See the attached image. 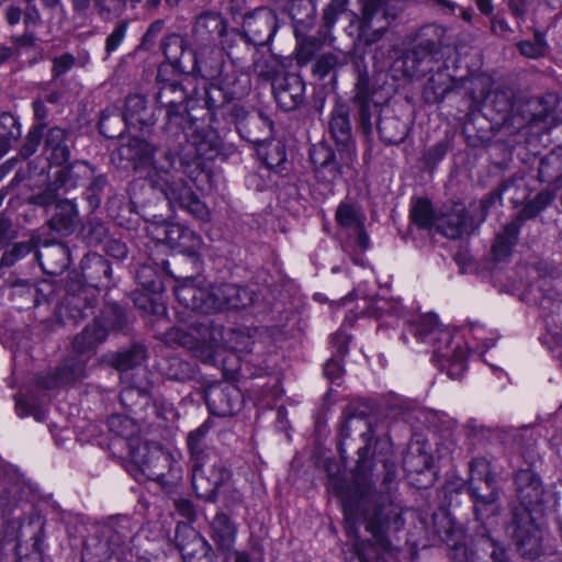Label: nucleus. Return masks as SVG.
I'll return each instance as SVG.
<instances>
[{"label":"nucleus","instance_id":"obj_33","mask_svg":"<svg viewBox=\"0 0 562 562\" xmlns=\"http://www.w3.org/2000/svg\"><path fill=\"white\" fill-rule=\"evenodd\" d=\"M211 537L218 550L228 554L233 552L237 528L224 513H217L211 522Z\"/></svg>","mask_w":562,"mask_h":562},{"label":"nucleus","instance_id":"obj_10","mask_svg":"<svg viewBox=\"0 0 562 562\" xmlns=\"http://www.w3.org/2000/svg\"><path fill=\"white\" fill-rule=\"evenodd\" d=\"M507 533L513 538L521 555L535 559L542 550V531L526 507H515Z\"/></svg>","mask_w":562,"mask_h":562},{"label":"nucleus","instance_id":"obj_38","mask_svg":"<svg viewBox=\"0 0 562 562\" xmlns=\"http://www.w3.org/2000/svg\"><path fill=\"white\" fill-rule=\"evenodd\" d=\"M505 549L490 532L477 535L472 551V562H506Z\"/></svg>","mask_w":562,"mask_h":562},{"label":"nucleus","instance_id":"obj_28","mask_svg":"<svg viewBox=\"0 0 562 562\" xmlns=\"http://www.w3.org/2000/svg\"><path fill=\"white\" fill-rule=\"evenodd\" d=\"M106 337L108 330L104 325L99 319H94L80 334L75 336L72 351L80 357L90 358L95 353L98 347L105 341Z\"/></svg>","mask_w":562,"mask_h":562},{"label":"nucleus","instance_id":"obj_23","mask_svg":"<svg viewBox=\"0 0 562 562\" xmlns=\"http://www.w3.org/2000/svg\"><path fill=\"white\" fill-rule=\"evenodd\" d=\"M519 507L539 506L544 503L546 491L540 476L530 469H520L514 477Z\"/></svg>","mask_w":562,"mask_h":562},{"label":"nucleus","instance_id":"obj_25","mask_svg":"<svg viewBox=\"0 0 562 562\" xmlns=\"http://www.w3.org/2000/svg\"><path fill=\"white\" fill-rule=\"evenodd\" d=\"M335 220L340 228L356 235V241L360 248H368L369 237L364 232V217L357 205L350 202H341L337 206Z\"/></svg>","mask_w":562,"mask_h":562},{"label":"nucleus","instance_id":"obj_54","mask_svg":"<svg viewBox=\"0 0 562 562\" xmlns=\"http://www.w3.org/2000/svg\"><path fill=\"white\" fill-rule=\"evenodd\" d=\"M436 217L431 204L426 199H417L411 210L412 222L423 229L435 227Z\"/></svg>","mask_w":562,"mask_h":562},{"label":"nucleus","instance_id":"obj_51","mask_svg":"<svg viewBox=\"0 0 562 562\" xmlns=\"http://www.w3.org/2000/svg\"><path fill=\"white\" fill-rule=\"evenodd\" d=\"M496 483V475L492 471L491 462L485 458H474L469 463L468 487Z\"/></svg>","mask_w":562,"mask_h":562},{"label":"nucleus","instance_id":"obj_16","mask_svg":"<svg viewBox=\"0 0 562 562\" xmlns=\"http://www.w3.org/2000/svg\"><path fill=\"white\" fill-rule=\"evenodd\" d=\"M189 70L186 75H196L204 79L221 76L224 69V53L215 44L200 45L196 52L188 53Z\"/></svg>","mask_w":562,"mask_h":562},{"label":"nucleus","instance_id":"obj_6","mask_svg":"<svg viewBox=\"0 0 562 562\" xmlns=\"http://www.w3.org/2000/svg\"><path fill=\"white\" fill-rule=\"evenodd\" d=\"M166 342L178 345L190 351L203 362L214 360L217 346L223 341V326L204 318L190 327L176 326L165 334Z\"/></svg>","mask_w":562,"mask_h":562},{"label":"nucleus","instance_id":"obj_9","mask_svg":"<svg viewBox=\"0 0 562 562\" xmlns=\"http://www.w3.org/2000/svg\"><path fill=\"white\" fill-rule=\"evenodd\" d=\"M145 112L146 99L139 94L128 95L122 114L116 109H106L102 112L99 122L100 133L108 138H115L130 126H142L146 123Z\"/></svg>","mask_w":562,"mask_h":562},{"label":"nucleus","instance_id":"obj_11","mask_svg":"<svg viewBox=\"0 0 562 562\" xmlns=\"http://www.w3.org/2000/svg\"><path fill=\"white\" fill-rule=\"evenodd\" d=\"M231 479V471L216 457L192 464V487L195 495L204 501L215 502L218 492Z\"/></svg>","mask_w":562,"mask_h":562},{"label":"nucleus","instance_id":"obj_62","mask_svg":"<svg viewBox=\"0 0 562 562\" xmlns=\"http://www.w3.org/2000/svg\"><path fill=\"white\" fill-rule=\"evenodd\" d=\"M552 201V195L548 191L539 192L535 199L528 201L525 206L521 209L519 215L516 218H520V224L522 221L535 217L539 212H541L547 205Z\"/></svg>","mask_w":562,"mask_h":562},{"label":"nucleus","instance_id":"obj_17","mask_svg":"<svg viewBox=\"0 0 562 562\" xmlns=\"http://www.w3.org/2000/svg\"><path fill=\"white\" fill-rule=\"evenodd\" d=\"M161 72L160 68L157 76L159 88L156 94L159 108L166 110L190 104L196 95L195 87L191 85L190 79L164 80Z\"/></svg>","mask_w":562,"mask_h":562},{"label":"nucleus","instance_id":"obj_48","mask_svg":"<svg viewBox=\"0 0 562 562\" xmlns=\"http://www.w3.org/2000/svg\"><path fill=\"white\" fill-rule=\"evenodd\" d=\"M21 136V125L11 113L0 114V159Z\"/></svg>","mask_w":562,"mask_h":562},{"label":"nucleus","instance_id":"obj_45","mask_svg":"<svg viewBox=\"0 0 562 562\" xmlns=\"http://www.w3.org/2000/svg\"><path fill=\"white\" fill-rule=\"evenodd\" d=\"M378 132L381 139L389 145H397L408 135L407 125L395 116H384L378 122Z\"/></svg>","mask_w":562,"mask_h":562},{"label":"nucleus","instance_id":"obj_50","mask_svg":"<svg viewBox=\"0 0 562 562\" xmlns=\"http://www.w3.org/2000/svg\"><path fill=\"white\" fill-rule=\"evenodd\" d=\"M147 358L146 348L143 345L135 344L128 349L119 352L112 360L115 369L122 372H127L138 368Z\"/></svg>","mask_w":562,"mask_h":562},{"label":"nucleus","instance_id":"obj_46","mask_svg":"<svg viewBox=\"0 0 562 562\" xmlns=\"http://www.w3.org/2000/svg\"><path fill=\"white\" fill-rule=\"evenodd\" d=\"M329 133L333 138L341 145H346L350 139L351 125L349 121V112L345 104H338L331 111Z\"/></svg>","mask_w":562,"mask_h":562},{"label":"nucleus","instance_id":"obj_56","mask_svg":"<svg viewBox=\"0 0 562 562\" xmlns=\"http://www.w3.org/2000/svg\"><path fill=\"white\" fill-rule=\"evenodd\" d=\"M59 190L61 189L55 186V180L53 179L44 190L31 195L29 203L45 209L46 215H49L50 207L54 209L55 203L59 201Z\"/></svg>","mask_w":562,"mask_h":562},{"label":"nucleus","instance_id":"obj_20","mask_svg":"<svg viewBox=\"0 0 562 562\" xmlns=\"http://www.w3.org/2000/svg\"><path fill=\"white\" fill-rule=\"evenodd\" d=\"M138 373L143 374V379L125 386L120 393V401L133 416L142 419L151 403V382L147 378L146 369L138 370Z\"/></svg>","mask_w":562,"mask_h":562},{"label":"nucleus","instance_id":"obj_53","mask_svg":"<svg viewBox=\"0 0 562 562\" xmlns=\"http://www.w3.org/2000/svg\"><path fill=\"white\" fill-rule=\"evenodd\" d=\"M254 340L252 337L239 329L223 328V341L217 346L218 348H231L239 353H248L252 350Z\"/></svg>","mask_w":562,"mask_h":562},{"label":"nucleus","instance_id":"obj_36","mask_svg":"<svg viewBox=\"0 0 562 562\" xmlns=\"http://www.w3.org/2000/svg\"><path fill=\"white\" fill-rule=\"evenodd\" d=\"M156 369L165 379L179 382L193 379L196 372L194 363L173 356L159 359L156 363Z\"/></svg>","mask_w":562,"mask_h":562},{"label":"nucleus","instance_id":"obj_8","mask_svg":"<svg viewBox=\"0 0 562 562\" xmlns=\"http://www.w3.org/2000/svg\"><path fill=\"white\" fill-rule=\"evenodd\" d=\"M396 18L390 3L382 0H361L358 40L366 46L380 42Z\"/></svg>","mask_w":562,"mask_h":562},{"label":"nucleus","instance_id":"obj_63","mask_svg":"<svg viewBox=\"0 0 562 562\" xmlns=\"http://www.w3.org/2000/svg\"><path fill=\"white\" fill-rule=\"evenodd\" d=\"M314 13L315 8L311 0H294L290 4V14L292 19L299 24H311Z\"/></svg>","mask_w":562,"mask_h":562},{"label":"nucleus","instance_id":"obj_30","mask_svg":"<svg viewBox=\"0 0 562 562\" xmlns=\"http://www.w3.org/2000/svg\"><path fill=\"white\" fill-rule=\"evenodd\" d=\"M435 228L447 238L461 237L469 229V216L462 205H456L451 211L436 217Z\"/></svg>","mask_w":562,"mask_h":562},{"label":"nucleus","instance_id":"obj_18","mask_svg":"<svg viewBox=\"0 0 562 562\" xmlns=\"http://www.w3.org/2000/svg\"><path fill=\"white\" fill-rule=\"evenodd\" d=\"M272 93L280 109L293 111L305 100V83L300 75L283 72L273 79Z\"/></svg>","mask_w":562,"mask_h":562},{"label":"nucleus","instance_id":"obj_64","mask_svg":"<svg viewBox=\"0 0 562 562\" xmlns=\"http://www.w3.org/2000/svg\"><path fill=\"white\" fill-rule=\"evenodd\" d=\"M417 453L408 451L403 458V465L409 472H423L430 468L431 458L428 453L423 452L422 448H417Z\"/></svg>","mask_w":562,"mask_h":562},{"label":"nucleus","instance_id":"obj_24","mask_svg":"<svg viewBox=\"0 0 562 562\" xmlns=\"http://www.w3.org/2000/svg\"><path fill=\"white\" fill-rule=\"evenodd\" d=\"M226 22L221 13L206 11L198 15L193 35L199 45H213L226 33Z\"/></svg>","mask_w":562,"mask_h":562},{"label":"nucleus","instance_id":"obj_15","mask_svg":"<svg viewBox=\"0 0 562 562\" xmlns=\"http://www.w3.org/2000/svg\"><path fill=\"white\" fill-rule=\"evenodd\" d=\"M127 535L113 528H105L102 538L95 543L88 542L81 554V562H106L112 557L121 558L124 554Z\"/></svg>","mask_w":562,"mask_h":562},{"label":"nucleus","instance_id":"obj_31","mask_svg":"<svg viewBox=\"0 0 562 562\" xmlns=\"http://www.w3.org/2000/svg\"><path fill=\"white\" fill-rule=\"evenodd\" d=\"M224 121L234 123L238 134L246 140H255L252 134L248 131V125L270 126V121L261 114L249 115L246 109L232 101L226 108V117Z\"/></svg>","mask_w":562,"mask_h":562},{"label":"nucleus","instance_id":"obj_37","mask_svg":"<svg viewBox=\"0 0 562 562\" xmlns=\"http://www.w3.org/2000/svg\"><path fill=\"white\" fill-rule=\"evenodd\" d=\"M161 49L168 63L179 72L184 74L189 70L188 53L186 40L179 34L166 36L161 43Z\"/></svg>","mask_w":562,"mask_h":562},{"label":"nucleus","instance_id":"obj_26","mask_svg":"<svg viewBox=\"0 0 562 562\" xmlns=\"http://www.w3.org/2000/svg\"><path fill=\"white\" fill-rule=\"evenodd\" d=\"M78 210L75 202L61 199L55 203L53 213L49 212L46 225L60 236L71 235L78 225Z\"/></svg>","mask_w":562,"mask_h":562},{"label":"nucleus","instance_id":"obj_44","mask_svg":"<svg viewBox=\"0 0 562 562\" xmlns=\"http://www.w3.org/2000/svg\"><path fill=\"white\" fill-rule=\"evenodd\" d=\"M86 376V360L85 359H68L56 371V378L49 381L42 382V386L53 389L59 383H71L79 381Z\"/></svg>","mask_w":562,"mask_h":562},{"label":"nucleus","instance_id":"obj_55","mask_svg":"<svg viewBox=\"0 0 562 562\" xmlns=\"http://www.w3.org/2000/svg\"><path fill=\"white\" fill-rule=\"evenodd\" d=\"M188 531L192 537L193 544L199 547L202 551L200 555H195L194 553L190 552L182 542L178 540L177 546L182 552L183 557L189 555L188 562H215L214 554L207 542L200 535H198L195 530L191 529Z\"/></svg>","mask_w":562,"mask_h":562},{"label":"nucleus","instance_id":"obj_61","mask_svg":"<svg viewBox=\"0 0 562 562\" xmlns=\"http://www.w3.org/2000/svg\"><path fill=\"white\" fill-rule=\"evenodd\" d=\"M90 183L86 190V200L89 203L91 210H95L100 206L102 201V194L108 186V179L105 175H95L89 179Z\"/></svg>","mask_w":562,"mask_h":562},{"label":"nucleus","instance_id":"obj_12","mask_svg":"<svg viewBox=\"0 0 562 562\" xmlns=\"http://www.w3.org/2000/svg\"><path fill=\"white\" fill-rule=\"evenodd\" d=\"M231 479V471L216 457L192 464V487L195 495L204 501L215 502L218 492Z\"/></svg>","mask_w":562,"mask_h":562},{"label":"nucleus","instance_id":"obj_52","mask_svg":"<svg viewBox=\"0 0 562 562\" xmlns=\"http://www.w3.org/2000/svg\"><path fill=\"white\" fill-rule=\"evenodd\" d=\"M445 541L449 549V557L452 560L456 562H472V551H469L465 536L461 530L447 531Z\"/></svg>","mask_w":562,"mask_h":562},{"label":"nucleus","instance_id":"obj_42","mask_svg":"<svg viewBox=\"0 0 562 562\" xmlns=\"http://www.w3.org/2000/svg\"><path fill=\"white\" fill-rule=\"evenodd\" d=\"M136 419L137 418L135 416L114 414L106 420L109 430L115 436L125 439L130 450L131 445L137 446V443H142L137 438L139 426L137 425Z\"/></svg>","mask_w":562,"mask_h":562},{"label":"nucleus","instance_id":"obj_41","mask_svg":"<svg viewBox=\"0 0 562 562\" xmlns=\"http://www.w3.org/2000/svg\"><path fill=\"white\" fill-rule=\"evenodd\" d=\"M210 427L206 423L189 432L187 445L191 456V463H201L213 459L212 451L207 447V434Z\"/></svg>","mask_w":562,"mask_h":562},{"label":"nucleus","instance_id":"obj_29","mask_svg":"<svg viewBox=\"0 0 562 562\" xmlns=\"http://www.w3.org/2000/svg\"><path fill=\"white\" fill-rule=\"evenodd\" d=\"M94 168L87 161L76 160L63 166L54 173L55 186L64 192L75 189L81 182L93 177Z\"/></svg>","mask_w":562,"mask_h":562},{"label":"nucleus","instance_id":"obj_13","mask_svg":"<svg viewBox=\"0 0 562 562\" xmlns=\"http://www.w3.org/2000/svg\"><path fill=\"white\" fill-rule=\"evenodd\" d=\"M277 15L268 8H258L247 14L243 23V32L238 33L245 43L263 46L267 45L277 32Z\"/></svg>","mask_w":562,"mask_h":562},{"label":"nucleus","instance_id":"obj_34","mask_svg":"<svg viewBox=\"0 0 562 562\" xmlns=\"http://www.w3.org/2000/svg\"><path fill=\"white\" fill-rule=\"evenodd\" d=\"M557 105V97L548 93L541 97H531L522 105V114L529 124L547 123Z\"/></svg>","mask_w":562,"mask_h":562},{"label":"nucleus","instance_id":"obj_14","mask_svg":"<svg viewBox=\"0 0 562 562\" xmlns=\"http://www.w3.org/2000/svg\"><path fill=\"white\" fill-rule=\"evenodd\" d=\"M204 401L212 415L228 417L240 409L243 395L235 384L227 382L215 383L206 387Z\"/></svg>","mask_w":562,"mask_h":562},{"label":"nucleus","instance_id":"obj_27","mask_svg":"<svg viewBox=\"0 0 562 562\" xmlns=\"http://www.w3.org/2000/svg\"><path fill=\"white\" fill-rule=\"evenodd\" d=\"M81 273L85 282L93 289L108 288L111 283L112 268L106 259L98 254H88L81 260Z\"/></svg>","mask_w":562,"mask_h":562},{"label":"nucleus","instance_id":"obj_21","mask_svg":"<svg viewBox=\"0 0 562 562\" xmlns=\"http://www.w3.org/2000/svg\"><path fill=\"white\" fill-rule=\"evenodd\" d=\"M473 502L475 518L479 521L495 519L501 514L499 488L496 483H485L468 487Z\"/></svg>","mask_w":562,"mask_h":562},{"label":"nucleus","instance_id":"obj_2","mask_svg":"<svg viewBox=\"0 0 562 562\" xmlns=\"http://www.w3.org/2000/svg\"><path fill=\"white\" fill-rule=\"evenodd\" d=\"M367 435L361 434L364 442ZM357 453L353 487L350 494L344 496V512L347 520L361 516L366 530L373 539V542L355 544L359 562H381L383 553H392L396 549L392 537L404 526L402 507L391 494L373 493V462L368 443L360 447Z\"/></svg>","mask_w":562,"mask_h":562},{"label":"nucleus","instance_id":"obj_40","mask_svg":"<svg viewBox=\"0 0 562 562\" xmlns=\"http://www.w3.org/2000/svg\"><path fill=\"white\" fill-rule=\"evenodd\" d=\"M202 100L204 108L210 112L212 121H218L220 119L226 117V108L232 99L228 97L226 91L222 89V85L218 82H212L207 85L203 90Z\"/></svg>","mask_w":562,"mask_h":562},{"label":"nucleus","instance_id":"obj_58","mask_svg":"<svg viewBox=\"0 0 562 562\" xmlns=\"http://www.w3.org/2000/svg\"><path fill=\"white\" fill-rule=\"evenodd\" d=\"M45 124L38 123L36 125H33L26 136L23 145L20 148V156L24 159L31 157L34 155L38 146L41 145L42 140L45 138L44 134Z\"/></svg>","mask_w":562,"mask_h":562},{"label":"nucleus","instance_id":"obj_39","mask_svg":"<svg viewBox=\"0 0 562 562\" xmlns=\"http://www.w3.org/2000/svg\"><path fill=\"white\" fill-rule=\"evenodd\" d=\"M353 103L358 108V124L364 136H370L373 131L372 113H371V93L368 88V82L360 78L356 86V94Z\"/></svg>","mask_w":562,"mask_h":562},{"label":"nucleus","instance_id":"obj_32","mask_svg":"<svg viewBox=\"0 0 562 562\" xmlns=\"http://www.w3.org/2000/svg\"><path fill=\"white\" fill-rule=\"evenodd\" d=\"M36 259L45 273L56 276L68 266V248L61 243L45 244Z\"/></svg>","mask_w":562,"mask_h":562},{"label":"nucleus","instance_id":"obj_47","mask_svg":"<svg viewBox=\"0 0 562 562\" xmlns=\"http://www.w3.org/2000/svg\"><path fill=\"white\" fill-rule=\"evenodd\" d=\"M201 244V238L188 227L170 223L167 236V245L171 248H179L184 251H191Z\"/></svg>","mask_w":562,"mask_h":562},{"label":"nucleus","instance_id":"obj_49","mask_svg":"<svg viewBox=\"0 0 562 562\" xmlns=\"http://www.w3.org/2000/svg\"><path fill=\"white\" fill-rule=\"evenodd\" d=\"M311 162L314 166V171L321 177L324 170H327L331 179L338 173V166L335 161L334 151L326 145L319 144L313 146L310 153Z\"/></svg>","mask_w":562,"mask_h":562},{"label":"nucleus","instance_id":"obj_22","mask_svg":"<svg viewBox=\"0 0 562 562\" xmlns=\"http://www.w3.org/2000/svg\"><path fill=\"white\" fill-rule=\"evenodd\" d=\"M75 140L69 130L53 126L44 138V153L50 166L63 167L71 157Z\"/></svg>","mask_w":562,"mask_h":562},{"label":"nucleus","instance_id":"obj_19","mask_svg":"<svg viewBox=\"0 0 562 562\" xmlns=\"http://www.w3.org/2000/svg\"><path fill=\"white\" fill-rule=\"evenodd\" d=\"M95 299L87 288L77 293L68 292L58 310L60 321L65 325H78L82 319L94 314Z\"/></svg>","mask_w":562,"mask_h":562},{"label":"nucleus","instance_id":"obj_59","mask_svg":"<svg viewBox=\"0 0 562 562\" xmlns=\"http://www.w3.org/2000/svg\"><path fill=\"white\" fill-rule=\"evenodd\" d=\"M259 153L263 156L266 166L271 169L280 167L286 158L284 146L280 142H265V145L259 147Z\"/></svg>","mask_w":562,"mask_h":562},{"label":"nucleus","instance_id":"obj_3","mask_svg":"<svg viewBox=\"0 0 562 562\" xmlns=\"http://www.w3.org/2000/svg\"><path fill=\"white\" fill-rule=\"evenodd\" d=\"M175 279L183 280L175 294L178 302L186 308L202 314H211L229 308H244L254 301V292L237 284L224 283L201 288L190 277L176 274L167 270Z\"/></svg>","mask_w":562,"mask_h":562},{"label":"nucleus","instance_id":"obj_7","mask_svg":"<svg viewBox=\"0 0 562 562\" xmlns=\"http://www.w3.org/2000/svg\"><path fill=\"white\" fill-rule=\"evenodd\" d=\"M130 457L146 479L159 483L166 490L177 485L182 479L180 465L169 452L156 445H131Z\"/></svg>","mask_w":562,"mask_h":562},{"label":"nucleus","instance_id":"obj_4","mask_svg":"<svg viewBox=\"0 0 562 562\" xmlns=\"http://www.w3.org/2000/svg\"><path fill=\"white\" fill-rule=\"evenodd\" d=\"M409 47L396 60L404 77L418 79L430 72L442 57L446 46V29L430 23L420 26L405 37Z\"/></svg>","mask_w":562,"mask_h":562},{"label":"nucleus","instance_id":"obj_1","mask_svg":"<svg viewBox=\"0 0 562 562\" xmlns=\"http://www.w3.org/2000/svg\"><path fill=\"white\" fill-rule=\"evenodd\" d=\"M190 104L165 110L164 132L168 138L179 140L176 150L164 151L161 158L155 161L156 186L164 193L169 206L181 209L198 220H210L207 206L192 192L190 187L173 175L177 171L176 161L200 190H205L210 173L204 170L203 160H212L218 153V138L212 131L199 128L196 120L190 114Z\"/></svg>","mask_w":562,"mask_h":562},{"label":"nucleus","instance_id":"obj_35","mask_svg":"<svg viewBox=\"0 0 562 562\" xmlns=\"http://www.w3.org/2000/svg\"><path fill=\"white\" fill-rule=\"evenodd\" d=\"M218 81L232 101L244 99L251 90L250 76L233 67L225 69Z\"/></svg>","mask_w":562,"mask_h":562},{"label":"nucleus","instance_id":"obj_5","mask_svg":"<svg viewBox=\"0 0 562 562\" xmlns=\"http://www.w3.org/2000/svg\"><path fill=\"white\" fill-rule=\"evenodd\" d=\"M408 331L419 341L430 345L434 357L439 361L448 362L447 373L453 379H460L467 370L468 352L461 346L449 350L452 342V334L445 328L432 313L420 315L408 322Z\"/></svg>","mask_w":562,"mask_h":562},{"label":"nucleus","instance_id":"obj_43","mask_svg":"<svg viewBox=\"0 0 562 562\" xmlns=\"http://www.w3.org/2000/svg\"><path fill=\"white\" fill-rule=\"evenodd\" d=\"M520 227V218H514L504 227L503 232L496 235L493 245V254L496 260H503L512 254L513 247L518 240Z\"/></svg>","mask_w":562,"mask_h":562},{"label":"nucleus","instance_id":"obj_57","mask_svg":"<svg viewBox=\"0 0 562 562\" xmlns=\"http://www.w3.org/2000/svg\"><path fill=\"white\" fill-rule=\"evenodd\" d=\"M323 47V41L316 36L302 38L296 46V63L300 66L308 64Z\"/></svg>","mask_w":562,"mask_h":562},{"label":"nucleus","instance_id":"obj_60","mask_svg":"<svg viewBox=\"0 0 562 562\" xmlns=\"http://www.w3.org/2000/svg\"><path fill=\"white\" fill-rule=\"evenodd\" d=\"M102 325L110 330H120L126 325V316L124 311L116 304L108 305L102 312V316L98 318Z\"/></svg>","mask_w":562,"mask_h":562}]
</instances>
